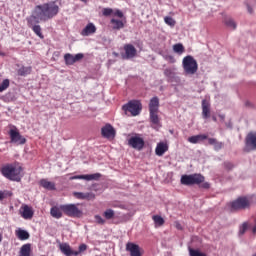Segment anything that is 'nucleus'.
<instances>
[{
    "label": "nucleus",
    "mask_w": 256,
    "mask_h": 256,
    "mask_svg": "<svg viewBox=\"0 0 256 256\" xmlns=\"http://www.w3.org/2000/svg\"><path fill=\"white\" fill-rule=\"evenodd\" d=\"M128 145L129 147H132V149L141 151L145 147V140H143L139 135H135L128 139Z\"/></svg>",
    "instance_id": "nucleus-10"
},
{
    "label": "nucleus",
    "mask_w": 256,
    "mask_h": 256,
    "mask_svg": "<svg viewBox=\"0 0 256 256\" xmlns=\"http://www.w3.org/2000/svg\"><path fill=\"white\" fill-rule=\"evenodd\" d=\"M175 71H177V68H175V67H168V68L164 69V76L166 77L168 83H180L181 82V78H179V76H177Z\"/></svg>",
    "instance_id": "nucleus-11"
},
{
    "label": "nucleus",
    "mask_w": 256,
    "mask_h": 256,
    "mask_svg": "<svg viewBox=\"0 0 256 256\" xmlns=\"http://www.w3.org/2000/svg\"><path fill=\"white\" fill-rule=\"evenodd\" d=\"M189 255L190 256H207V254H205L199 250H195L193 248H189Z\"/></svg>",
    "instance_id": "nucleus-35"
},
{
    "label": "nucleus",
    "mask_w": 256,
    "mask_h": 256,
    "mask_svg": "<svg viewBox=\"0 0 256 256\" xmlns=\"http://www.w3.org/2000/svg\"><path fill=\"white\" fill-rule=\"evenodd\" d=\"M31 71H33L31 66H21L17 70V73L20 77H27V75H31Z\"/></svg>",
    "instance_id": "nucleus-29"
},
{
    "label": "nucleus",
    "mask_w": 256,
    "mask_h": 256,
    "mask_svg": "<svg viewBox=\"0 0 256 256\" xmlns=\"http://www.w3.org/2000/svg\"><path fill=\"white\" fill-rule=\"evenodd\" d=\"M27 25L32 31H34L35 35L40 37V39H43V33L41 32V26L39 23H41V19L35 17L33 14L26 18Z\"/></svg>",
    "instance_id": "nucleus-8"
},
{
    "label": "nucleus",
    "mask_w": 256,
    "mask_h": 256,
    "mask_svg": "<svg viewBox=\"0 0 256 256\" xmlns=\"http://www.w3.org/2000/svg\"><path fill=\"white\" fill-rule=\"evenodd\" d=\"M84 55L82 53H78L76 55L73 54H65L64 55V61L66 65H74V63H77V61H81L83 59Z\"/></svg>",
    "instance_id": "nucleus-14"
},
{
    "label": "nucleus",
    "mask_w": 256,
    "mask_h": 256,
    "mask_svg": "<svg viewBox=\"0 0 256 256\" xmlns=\"http://www.w3.org/2000/svg\"><path fill=\"white\" fill-rule=\"evenodd\" d=\"M150 121L152 123L153 129H161V121L159 120V115L157 112H150Z\"/></svg>",
    "instance_id": "nucleus-24"
},
{
    "label": "nucleus",
    "mask_w": 256,
    "mask_h": 256,
    "mask_svg": "<svg viewBox=\"0 0 256 256\" xmlns=\"http://www.w3.org/2000/svg\"><path fill=\"white\" fill-rule=\"evenodd\" d=\"M173 51L174 53H178V55H183V53H185V47L183 46V44L178 43L173 45Z\"/></svg>",
    "instance_id": "nucleus-33"
},
{
    "label": "nucleus",
    "mask_w": 256,
    "mask_h": 256,
    "mask_svg": "<svg viewBox=\"0 0 256 256\" xmlns=\"http://www.w3.org/2000/svg\"><path fill=\"white\" fill-rule=\"evenodd\" d=\"M60 251L63 253L65 256H78L79 252L71 249V246L67 243H62L60 244Z\"/></svg>",
    "instance_id": "nucleus-20"
},
{
    "label": "nucleus",
    "mask_w": 256,
    "mask_h": 256,
    "mask_svg": "<svg viewBox=\"0 0 256 256\" xmlns=\"http://www.w3.org/2000/svg\"><path fill=\"white\" fill-rule=\"evenodd\" d=\"M80 1H82V3H87V0H80Z\"/></svg>",
    "instance_id": "nucleus-52"
},
{
    "label": "nucleus",
    "mask_w": 256,
    "mask_h": 256,
    "mask_svg": "<svg viewBox=\"0 0 256 256\" xmlns=\"http://www.w3.org/2000/svg\"><path fill=\"white\" fill-rule=\"evenodd\" d=\"M40 185L41 187H43L44 189H47L48 191H55L56 189L54 182H51L47 179H41Z\"/></svg>",
    "instance_id": "nucleus-28"
},
{
    "label": "nucleus",
    "mask_w": 256,
    "mask_h": 256,
    "mask_svg": "<svg viewBox=\"0 0 256 256\" xmlns=\"http://www.w3.org/2000/svg\"><path fill=\"white\" fill-rule=\"evenodd\" d=\"M102 15H104V17H109V15H113V9H111V8H104L102 10Z\"/></svg>",
    "instance_id": "nucleus-40"
},
{
    "label": "nucleus",
    "mask_w": 256,
    "mask_h": 256,
    "mask_svg": "<svg viewBox=\"0 0 256 256\" xmlns=\"http://www.w3.org/2000/svg\"><path fill=\"white\" fill-rule=\"evenodd\" d=\"M247 229H249V223L248 222H244L241 226H240V235H245V231H247Z\"/></svg>",
    "instance_id": "nucleus-39"
},
{
    "label": "nucleus",
    "mask_w": 256,
    "mask_h": 256,
    "mask_svg": "<svg viewBox=\"0 0 256 256\" xmlns=\"http://www.w3.org/2000/svg\"><path fill=\"white\" fill-rule=\"evenodd\" d=\"M58 14L59 5H57L55 1L37 5L32 12V15H34L36 19H40V21L44 22L53 19V17H57Z\"/></svg>",
    "instance_id": "nucleus-1"
},
{
    "label": "nucleus",
    "mask_w": 256,
    "mask_h": 256,
    "mask_svg": "<svg viewBox=\"0 0 256 256\" xmlns=\"http://www.w3.org/2000/svg\"><path fill=\"white\" fill-rule=\"evenodd\" d=\"M15 235L16 237L20 240V241H27V239H29L30 235L29 232H27L26 230H23L21 228H18L15 231Z\"/></svg>",
    "instance_id": "nucleus-27"
},
{
    "label": "nucleus",
    "mask_w": 256,
    "mask_h": 256,
    "mask_svg": "<svg viewBox=\"0 0 256 256\" xmlns=\"http://www.w3.org/2000/svg\"><path fill=\"white\" fill-rule=\"evenodd\" d=\"M156 227H161L162 225H164L165 220L163 219V217L159 216V215H154L152 217Z\"/></svg>",
    "instance_id": "nucleus-34"
},
{
    "label": "nucleus",
    "mask_w": 256,
    "mask_h": 256,
    "mask_svg": "<svg viewBox=\"0 0 256 256\" xmlns=\"http://www.w3.org/2000/svg\"><path fill=\"white\" fill-rule=\"evenodd\" d=\"M225 26L228 27V29H231V31H235L237 29V23L231 18H226Z\"/></svg>",
    "instance_id": "nucleus-31"
},
{
    "label": "nucleus",
    "mask_w": 256,
    "mask_h": 256,
    "mask_svg": "<svg viewBox=\"0 0 256 256\" xmlns=\"http://www.w3.org/2000/svg\"><path fill=\"white\" fill-rule=\"evenodd\" d=\"M23 172V167L19 163L8 164L2 167L1 173L6 179L10 181H21V173Z\"/></svg>",
    "instance_id": "nucleus-2"
},
{
    "label": "nucleus",
    "mask_w": 256,
    "mask_h": 256,
    "mask_svg": "<svg viewBox=\"0 0 256 256\" xmlns=\"http://www.w3.org/2000/svg\"><path fill=\"white\" fill-rule=\"evenodd\" d=\"M180 183L188 187L191 185H200L202 189H209L211 187L208 182H205V176L201 174L182 175Z\"/></svg>",
    "instance_id": "nucleus-3"
},
{
    "label": "nucleus",
    "mask_w": 256,
    "mask_h": 256,
    "mask_svg": "<svg viewBox=\"0 0 256 256\" xmlns=\"http://www.w3.org/2000/svg\"><path fill=\"white\" fill-rule=\"evenodd\" d=\"M113 15H114L115 17H118L119 19H124V18H123V17H124V14H123V12H122L121 10H119V9L115 10V11L113 12Z\"/></svg>",
    "instance_id": "nucleus-41"
},
{
    "label": "nucleus",
    "mask_w": 256,
    "mask_h": 256,
    "mask_svg": "<svg viewBox=\"0 0 256 256\" xmlns=\"http://www.w3.org/2000/svg\"><path fill=\"white\" fill-rule=\"evenodd\" d=\"M205 139H207V135L199 134V135L189 137L188 141H189V143H192L195 145L197 143H201V141H205Z\"/></svg>",
    "instance_id": "nucleus-30"
},
{
    "label": "nucleus",
    "mask_w": 256,
    "mask_h": 256,
    "mask_svg": "<svg viewBox=\"0 0 256 256\" xmlns=\"http://www.w3.org/2000/svg\"><path fill=\"white\" fill-rule=\"evenodd\" d=\"M149 113H159V98L157 96L150 99Z\"/></svg>",
    "instance_id": "nucleus-23"
},
{
    "label": "nucleus",
    "mask_w": 256,
    "mask_h": 256,
    "mask_svg": "<svg viewBox=\"0 0 256 256\" xmlns=\"http://www.w3.org/2000/svg\"><path fill=\"white\" fill-rule=\"evenodd\" d=\"M126 23L127 20L125 18H121L120 20L117 18H112L110 20V24L112 25V29H114V31H119L123 29Z\"/></svg>",
    "instance_id": "nucleus-19"
},
{
    "label": "nucleus",
    "mask_w": 256,
    "mask_h": 256,
    "mask_svg": "<svg viewBox=\"0 0 256 256\" xmlns=\"http://www.w3.org/2000/svg\"><path fill=\"white\" fill-rule=\"evenodd\" d=\"M222 147H223V143H220L218 141L215 142L214 144L215 151H219V149H221Z\"/></svg>",
    "instance_id": "nucleus-44"
},
{
    "label": "nucleus",
    "mask_w": 256,
    "mask_h": 256,
    "mask_svg": "<svg viewBox=\"0 0 256 256\" xmlns=\"http://www.w3.org/2000/svg\"><path fill=\"white\" fill-rule=\"evenodd\" d=\"M164 59H166V61H169V63H175V57L171 55L164 56Z\"/></svg>",
    "instance_id": "nucleus-43"
},
{
    "label": "nucleus",
    "mask_w": 256,
    "mask_h": 256,
    "mask_svg": "<svg viewBox=\"0 0 256 256\" xmlns=\"http://www.w3.org/2000/svg\"><path fill=\"white\" fill-rule=\"evenodd\" d=\"M3 241V234L0 233V243Z\"/></svg>",
    "instance_id": "nucleus-51"
},
{
    "label": "nucleus",
    "mask_w": 256,
    "mask_h": 256,
    "mask_svg": "<svg viewBox=\"0 0 256 256\" xmlns=\"http://www.w3.org/2000/svg\"><path fill=\"white\" fill-rule=\"evenodd\" d=\"M60 209L64 212V215H67V217H81V215H83V212L76 204H63L60 205Z\"/></svg>",
    "instance_id": "nucleus-9"
},
{
    "label": "nucleus",
    "mask_w": 256,
    "mask_h": 256,
    "mask_svg": "<svg viewBox=\"0 0 256 256\" xmlns=\"http://www.w3.org/2000/svg\"><path fill=\"white\" fill-rule=\"evenodd\" d=\"M230 211H245L251 209V200L245 196L238 197L228 204Z\"/></svg>",
    "instance_id": "nucleus-5"
},
{
    "label": "nucleus",
    "mask_w": 256,
    "mask_h": 256,
    "mask_svg": "<svg viewBox=\"0 0 256 256\" xmlns=\"http://www.w3.org/2000/svg\"><path fill=\"white\" fill-rule=\"evenodd\" d=\"M126 251L130 253V256H142L141 255V247L139 245L133 243V242H128L126 244Z\"/></svg>",
    "instance_id": "nucleus-17"
},
{
    "label": "nucleus",
    "mask_w": 256,
    "mask_h": 256,
    "mask_svg": "<svg viewBox=\"0 0 256 256\" xmlns=\"http://www.w3.org/2000/svg\"><path fill=\"white\" fill-rule=\"evenodd\" d=\"M168 149L169 147L167 146V144L160 142L156 146L155 153L156 155H158V157H162V155H165V153H167Z\"/></svg>",
    "instance_id": "nucleus-25"
},
{
    "label": "nucleus",
    "mask_w": 256,
    "mask_h": 256,
    "mask_svg": "<svg viewBox=\"0 0 256 256\" xmlns=\"http://www.w3.org/2000/svg\"><path fill=\"white\" fill-rule=\"evenodd\" d=\"M125 54L122 56L123 59H133L137 55V49L133 44L124 45Z\"/></svg>",
    "instance_id": "nucleus-16"
},
{
    "label": "nucleus",
    "mask_w": 256,
    "mask_h": 256,
    "mask_svg": "<svg viewBox=\"0 0 256 256\" xmlns=\"http://www.w3.org/2000/svg\"><path fill=\"white\" fill-rule=\"evenodd\" d=\"M217 142V139L215 138H208L209 145H214Z\"/></svg>",
    "instance_id": "nucleus-48"
},
{
    "label": "nucleus",
    "mask_w": 256,
    "mask_h": 256,
    "mask_svg": "<svg viewBox=\"0 0 256 256\" xmlns=\"http://www.w3.org/2000/svg\"><path fill=\"white\" fill-rule=\"evenodd\" d=\"M244 151H246V153H249L251 151H256V134L255 133H249L246 136Z\"/></svg>",
    "instance_id": "nucleus-12"
},
{
    "label": "nucleus",
    "mask_w": 256,
    "mask_h": 256,
    "mask_svg": "<svg viewBox=\"0 0 256 256\" xmlns=\"http://www.w3.org/2000/svg\"><path fill=\"white\" fill-rule=\"evenodd\" d=\"M182 67L184 71V75H195L197 71H199V64H197V60L191 55L185 56L182 60Z\"/></svg>",
    "instance_id": "nucleus-4"
},
{
    "label": "nucleus",
    "mask_w": 256,
    "mask_h": 256,
    "mask_svg": "<svg viewBox=\"0 0 256 256\" xmlns=\"http://www.w3.org/2000/svg\"><path fill=\"white\" fill-rule=\"evenodd\" d=\"M74 195L77 199H91V198L95 197L91 193H83V192H76V193H74Z\"/></svg>",
    "instance_id": "nucleus-32"
},
{
    "label": "nucleus",
    "mask_w": 256,
    "mask_h": 256,
    "mask_svg": "<svg viewBox=\"0 0 256 256\" xmlns=\"http://www.w3.org/2000/svg\"><path fill=\"white\" fill-rule=\"evenodd\" d=\"M7 197V191L0 190V201H3Z\"/></svg>",
    "instance_id": "nucleus-46"
},
{
    "label": "nucleus",
    "mask_w": 256,
    "mask_h": 256,
    "mask_svg": "<svg viewBox=\"0 0 256 256\" xmlns=\"http://www.w3.org/2000/svg\"><path fill=\"white\" fill-rule=\"evenodd\" d=\"M8 135L10 137V143L13 145H25V143H27V139L21 135L19 129H17L15 126H10Z\"/></svg>",
    "instance_id": "nucleus-6"
},
{
    "label": "nucleus",
    "mask_w": 256,
    "mask_h": 256,
    "mask_svg": "<svg viewBox=\"0 0 256 256\" xmlns=\"http://www.w3.org/2000/svg\"><path fill=\"white\" fill-rule=\"evenodd\" d=\"M6 89H9V79L3 80V82L0 84V93H3V91H6Z\"/></svg>",
    "instance_id": "nucleus-36"
},
{
    "label": "nucleus",
    "mask_w": 256,
    "mask_h": 256,
    "mask_svg": "<svg viewBox=\"0 0 256 256\" xmlns=\"http://www.w3.org/2000/svg\"><path fill=\"white\" fill-rule=\"evenodd\" d=\"M252 256H256V253L254 255H252Z\"/></svg>",
    "instance_id": "nucleus-53"
},
{
    "label": "nucleus",
    "mask_w": 256,
    "mask_h": 256,
    "mask_svg": "<svg viewBox=\"0 0 256 256\" xmlns=\"http://www.w3.org/2000/svg\"><path fill=\"white\" fill-rule=\"evenodd\" d=\"M97 32V27H95V24L88 23L85 28L81 31L82 37H89V35H93V33Z\"/></svg>",
    "instance_id": "nucleus-22"
},
{
    "label": "nucleus",
    "mask_w": 256,
    "mask_h": 256,
    "mask_svg": "<svg viewBox=\"0 0 256 256\" xmlns=\"http://www.w3.org/2000/svg\"><path fill=\"white\" fill-rule=\"evenodd\" d=\"M83 251H87V244H81L77 253H83Z\"/></svg>",
    "instance_id": "nucleus-45"
},
{
    "label": "nucleus",
    "mask_w": 256,
    "mask_h": 256,
    "mask_svg": "<svg viewBox=\"0 0 256 256\" xmlns=\"http://www.w3.org/2000/svg\"><path fill=\"white\" fill-rule=\"evenodd\" d=\"M102 137L105 139H114L115 137V128L111 124H106L101 129Z\"/></svg>",
    "instance_id": "nucleus-15"
},
{
    "label": "nucleus",
    "mask_w": 256,
    "mask_h": 256,
    "mask_svg": "<svg viewBox=\"0 0 256 256\" xmlns=\"http://www.w3.org/2000/svg\"><path fill=\"white\" fill-rule=\"evenodd\" d=\"M202 117L203 119L211 117V102L207 99L202 100Z\"/></svg>",
    "instance_id": "nucleus-21"
},
{
    "label": "nucleus",
    "mask_w": 256,
    "mask_h": 256,
    "mask_svg": "<svg viewBox=\"0 0 256 256\" xmlns=\"http://www.w3.org/2000/svg\"><path fill=\"white\" fill-rule=\"evenodd\" d=\"M95 221H96V223H98L99 225H104V223H105V219H103L101 216H99V215H96L95 216Z\"/></svg>",
    "instance_id": "nucleus-42"
},
{
    "label": "nucleus",
    "mask_w": 256,
    "mask_h": 256,
    "mask_svg": "<svg viewBox=\"0 0 256 256\" xmlns=\"http://www.w3.org/2000/svg\"><path fill=\"white\" fill-rule=\"evenodd\" d=\"M247 9H248V13H253V8H251V6L247 5Z\"/></svg>",
    "instance_id": "nucleus-49"
},
{
    "label": "nucleus",
    "mask_w": 256,
    "mask_h": 256,
    "mask_svg": "<svg viewBox=\"0 0 256 256\" xmlns=\"http://www.w3.org/2000/svg\"><path fill=\"white\" fill-rule=\"evenodd\" d=\"M20 215L23 219H33V208L27 204L22 205L20 208Z\"/></svg>",
    "instance_id": "nucleus-18"
},
{
    "label": "nucleus",
    "mask_w": 256,
    "mask_h": 256,
    "mask_svg": "<svg viewBox=\"0 0 256 256\" xmlns=\"http://www.w3.org/2000/svg\"><path fill=\"white\" fill-rule=\"evenodd\" d=\"M76 179H84L85 181H99V179H101V174L95 173V174L76 175V176L70 177V181H74Z\"/></svg>",
    "instance_id": "nucleus-13"
},
{
    "label": "nucleus",
    "mask_w": 256,
    "mask_h": 256,
    "mask_svg": "<svg viewBox=\"0 0 256 256\" xmlns=\"http://www.w3.org/2000/svg\"><path fill=\"white\" fill-rule=\"evenodd\" d=\"M104 217L105 219H113V217H115V211H113V209H107L104 212Z\"/></svg>",
    "instance_id": "nucleus-37"
},
{
    "label": "nucleus",
    "mask_w": 256,
    "mask_h": 256,
    "mask_svg": "<svg viewBox=\"0 0 256 256\" xmlns=\"http://www.w3.org/2000/svg\"><path fill=\"white\" fill-rule=\"evenodd\" d=\"M234 167L235 166L231 162L226 163V170L231 171Z\"/></svg>",
    "instance_id": "nucleus-47"
},
{
    "label": "nucleus",
    "mask_w": 256,
    "mask_h": 256,
    "mask_svg": "<svg viewBox=\"0 0 256 256\" xmlns=\"http://www.w3.org/2000/svg\"><path fill=\"white\" fill-rule=\"evenodd\" d=\"M123 111L131 113L133 117H137L139 113H141V109H143L141 102L139 100H131L127 104L122 107Z\"/></svg>",
    "instance_id": "nucleus-7"
},
{
    "label": "nucleus",
    "mask_w": 256,
    "mask_h": 256,
    "mask_svg": "<svg viewBox=\"0 0 256 256\" xmlns=\"http://www.w3.org/2000/svg\"><path fill=\"white\" fill-rule=\"evenodd\" d=\"M176 227L178 228V229H181V224H179L178 222L176 223Z\"/></svg>",
    "instance_id": "nucleus-50"
},
{
    "label": "nucleus",
    "mask_w": 256,
    "mask_h": 256,
    "mask_svg": "<svg viewBox=\"0 0 256 256\" xmlns=\"http://www.w3.org/2000/svg\"><path fill=\"white\" fill-rule=\"evenodd\" d=\"M164 22L166 23V25H169L170 27H175V19L169 17V16H166L164 18Z\"/></svg>",
    "instance_id": "nucleus-38"
},
{
    "label": "nucleus",
    "mask_w": 256,
    "mask_h": 256,
    "mask_svg": "<svg viewBox=\"0 0 256 256\" xmlns=\"http://www.w3.org/2000/svg\"><path fill=\"white\" fill-rule=\"evenodd\" d=\"M50 215L54 219H61L63 217V210H61V206H54L50 209Z\"/></svg>",
    "instance_id": "nucleus-26"
}]
</instances>
